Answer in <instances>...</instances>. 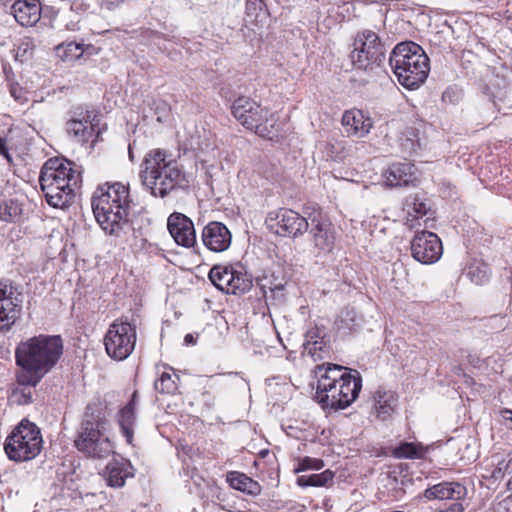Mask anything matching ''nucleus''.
I'll use <instances>...</instances> for the list:
<instances>
[{
    "mask_svg": "<svg viewBox=\"0 0 512 512\" xmlns=\"http://www.w3.org/2000/svg\"><path fill=\"white\" fill-rule=\"evenodd\" d=\"M131 468L130 463L124 459L112 460L107 464L105 469L107 484L114 488L124 486L126 479L133 476L130 472Z\"/></svg>",
    "mask_w": 512,
    "mask_h": 512,
    "instance_id": "nucleus-22",
    "label": "nucleus"
},
{
    "mask_svg": "<svg viewBox=\"0 0 512 512\" xmlns=\"http://www.w3.org/2000/svg\"><path fill=\"white\" fill-rule=\"evenodd\" d=\"M305 351L310 354L314 360L322 359L324 354L329 352L328 341L324 339H320L319 341H314L311 344H304Z\"/></svg>",
    "mask_w": 512,
    "mask_h": 512,
    "instance_id": "nucleus-41",
    "label": "nucleus"
},
{
    "mask_svg": "<svg viewBox=\"0 0 512 512\" xmlns=\"http://www.w3.org/2000/svg\"><path fill=\"white\" fill-rule=\"evenodd\" d=\"M65 29L67 31H78L80 29L78 20H71L65 24Z\"/></svg>",
    "mask_w": 512,
    "mask_h": 512,
    "instance_id": "nucleus-51",
    "label": "nucleus"
},
{
    "mask_svg": "<svg viewBox=\"0 0 512 512\" xmlns=\"http://www.w3.org/2000/svg\"><path fill=\"white\" fill-rule=\"evenodd\" d=\"M310 235L313 238L314 244L322 251H328L331 249L334 236L328 230V226H312L309 231Z\"/></svg>",
    "mask_w": 512,
    "mask_h": 512,
    "instance_id": "nucleus-32",
    "label": "nucleus"
},
{
    "mask_svg": "<svg viewBox=\"0 0 512 512\" xmlns=\"http://www.w3.org/2000/svg\"><path fill=\"white\" fill-rule=\"evenodd\" d=\"M133 409V403H127L118 413V423L122 435L125 437L126 442L130 445L133 444L134 427L136 423V413Z\"/></svg>",
    "mask_w": 512,
    "mask_h": 512,
    "instance_id": "nucleus-26",
    "label": "nucleus"
},
{
    "mask_svg": "<svg viewBox=\"0 0 512 512\" xmlns=\"http://www.w3.org/2000/svg\"><path fill=\"white\" fill-rule=\"evenodd\" d=\"M466 494V487L459 482H441L426 489L424 492V496L428 500H461L466 496Z\"/></svg>",
    "mask_w": 512,
    "mask_h": 512,
    "instance_id": "nucleus-18",
    "label": "nucleus"
},
{
    "mask_svg": "<svg viewBox=\"0 0 512 512\" xmlns=\"http://www.w3.org/2000/svg\"><path fill=\"white\" fill-rule=\"evenodd\" d=\"M142 168L143 184L154 196H166L181 179L177 162L162 149L150 150L144 157Z\"/></svg>",
    "mask_w": 512,
    "mask_h": 512,
    "instance_id": "nucleus-6",
    "label": "nucleus"
},
{
    "mask_svg": "<svg viewBox=\"0 0 512 512\" xmlns=\"http://www.w3.org/2000/svg\"><path fill=\"white\" fill-rule=\"evenodd\" d=\"M510 463H511V460H509V461L502 460V461L498 462L497 467L495 468V470L493 472V476L494 477L504 476L505 473L508 472V470H509Z\"/></svg>",
    "mask_w": 512,
    "mask_h": 512,
    "instance_id": "nucleus-46",
    "label": "nucleus"
},
{
    "mask_svg": "<svg viewBox=\"0 0 512 512\" xmlns=\"http://www.w3.org/2000/svg\"><path fill=\"white\" fill-rule=\"evenodd\" d=\"M389 65L399 83L407 89L420 87L430 71L428 56L421 46L411 41L401 42L394 47Z\"/></svg>",
    "mask_w": 512,
    "mask_h": 512,
    "instance_id": "nucleus-5",
    "label": "nucleus"
},
{
    "mask_svg": "<svg viewBox=\"0 0 512 512\" xmlns=\"http://www.w3.org/2000/svg\"><path fill=\"white\" fill-rule=\"evenodd\" d=\"M402 145L410 152H415L420 147L417 140H412L410 138H407L406 143H402Z\"/></svg>",
    "mask_w": 512,
    "mask_h": 512,
    "instance_id": "nucleus-48",
    "label": "nucleus"
},
{
    "mask_svg": "<svg viewBox=\"0 0 512 512\" xmlns=\"http://www.w3.org/2000/svg\"><path fill=\"white\" fill-rule=\"evenodd\" d=\"M129 158L131 160H133V153H132V150H131V145H129Z\"/></svg>",
    "mask_w": 512,
    "mask_h": 512,
    "instance_id": "nucleus-58",
    "label": "nucleus"
},
{
    "mask_svg": "<svg viewBox=\"0 0 512 512\" xmlns=\"http://www.w3.org/2000/svg\"><path fill=\"white\" fill-rule=\"evenodd\" d=\"M32 55V47L29 42H23L17 50V56H31Z\"/></svg>",
    "mask_w": 512,
    "mask_h": 512,
    "instance_id": "nucleus-47",
    "label": "nucleus"
},
{
    "mask_svg": "<svg viewBox=\"0 0 512 512\" xmlns=\"http://www.w3.org/2000/svg\"><path fill=\"white\" fill-rule=\"evenodd\" d=\"M233 116L248 130L261 137L272 138L274 118L267 108L247 98H237L231 107Z\"/></svg>",
    "mask_w": 512,
    "mask_h": 512,
    "instance_id": "nucleus-9",
    "label": "nucleus"
},
{
    "mask_svg": "<svg viewBox=\"0 0 512 512\" xmlns=\"http://www.w3.org/2000/svg\"><path fill=\"white\" fill-rule=\"evenodd\" d=\"M196 343V338L193 336V334H186L184 337V344L189 346Z\"/></svg>",
    "mask_w": 512,
    "mask_h": 512,
    "instance_id": "nucleus-53",
    "label": "nucleus"
},
{
    "mask_svg": "<svg viewBox=\"0 0 512 512\" xmlns=\"http://www.w3.org/2000/svg\"><path fill=\"white\" fill-rule=\"evenodd\" d=\"M234 268L230 266H214L209 272V279L213 285L228 294L229 285L233 279Z\"/></svg>",
    "mask_w": 512,
    "mask_h": 512,
    "instance_id": "nucleus-27",
    "label": "nucleus"
},
{
    "mask_svg": "<svg viewBox=\"0 0 512 512\" xmlns=\"http://www.w3.org/2000/svg\"><path fill=\"white\" fill-rule=\"evenodd\" d=\"M23 301H0V332H8L20 318Z\"/></svg>",
    "mask_w": 512,
    "mask_h": 512,
    "instance_id": "nucleus-24",
    "label": "nucleus"
},
{
    "mask_svg": "<svg viewBox=\"0 0 512 512\" xmlns=\"http://www.w3.org/2000/svg\"><path fill=\"white\" fill-rule=\"evenodd\" d=\"M208 224H213V225H216V224H223L222 222H219V221H210Z\"/></svg>",
    "mask_w": 512,
    "mask_h": 512,
    "instance_id": "nucleus-59",
    "label": "nucleus"
},
{
    "mask_svg": "<svg viewBox=\"0 0 512 512\" xmlns=\"http://www.w3.org/2000/svg\"><path fill=\"white\" fill-rule=\"evenodd\" d=\"M137 396H138L137 391H134L130 401L128 402V403H133V409H135V410H136V406H137Z\"/></svg>",
    "mask_w": 512,
    "mask_h": 512,
    "instance_id": "nucleus-55",
    "label": "nucleus"
},
{
    "mask_svg": "<svg viewBox=\"0 0 512 512\" xmlns=\"http://www.w3.org/2000/svg\"><path fill=\"white\" fill-rule=\"evenodd\" d=\"M42 444L40 429L36 424L23 419L7 437L4 450L10 460L24 462L38 456Z\"/></svg>",
    "mask_w": 512,
    "mask_h": 512,
    "instance_id": "nucleus-7",
    "label": "nucleus"
},
{
    "mask_svg": "<svg viewBox=\"0 0 512 512\" xmlns=\"http://www.w3.org/2000/svg\"><path fill=\"white\" fill-rule=\"evenodd\" d=\"M334 472L327 469L319 474L302 475L297 478V484L301 487H325L332 484Z\"/></svg>",
    "mask_w": 512,
    "mask_h": 512,
    "instance_id": "nucleus-31",
    "label": "nucleus"
},
{
    "mask_svg": "<svg viewBox=\"0 0 512 512\" xmlns=\"http://www.w3.org/2000/svg\"><path fill=\"white\" fill-rule=\"evenodd\" d=\"M426 451L421 443L402 442L393 450V456L398 459H421Z\"/></svg>",
    "mask_w": 512,
    "mask_h": 512,
    "instance_id": "nucleus-29",
    "label": "nucleus"
},
{
    "mask_svg": "<svg viewBox=\"0 0 512 512\" xmlns=\"http://www.w3.org/2000/svg\"><path fill=\"white\" fill-rule=\"evenodd\" d=\"M93 213L97 224H133L134 222H150L146 211L138 212V215L136 216V212L130 208L129 204L122 205L118 203H110V208L107 209V213L102 215L98 210H93Z\"/></svg>",
    "mask_w": 512,
    "mask_h": 512,
    "instance_id": "nucleus-13",
    "label": "nucleus"
},
{
    "mask_svg": "<svg viewBox=\"0 0 512 512\" xmlns=\"http://www.w3.org/2000/svg\"><path fill=\"white\" fill-rule=\"evenodd\" d=\"M325 338V332L323 329L319 327L311 328L307 331L305 335V343L304 344H311L314 343V341H319L320 339Z\"/></svg>",
    "mask_w": 512,
    "mask_h": 512,
    "instance_id": "nucleus-43",
    "label": "nucleus"
},
{
    "mask_svg": "<svg viewBox=\"0 0 512 512\" xmlns=\"http://www.w3.org/2000/svg\"><path fill=\"white\" fill-rule=\"evenodd\" d=\"M468 274L472 282L482 285L489 280L491 271L487 264L477 263L470 266Z\"/></svg>",
    "mask_w": 512,
    "mask_h": 512,
    "instance_id": "nucleus-38",
    "label": "nucleus"
},
{
    "mask_svg": "<svg viewBox=\"0 0 512 512\" xmlns=\"http://www.w3.org/2000/svg\"><path fill=\"white\" fill-rule=\"evenodd\" d=\"M128 187L120 182L105 184L97 188L91 199L92 210H98L102 215L107 213L110 203L129 204Z\"/></svg>",
    "mask_w": 512,
    "mask_h": 512,
    "instance_id": "nucleus-12",
    "label": "nucleus"
},
{
    "mask_svg": "<svg viewBox=\"0 0 512 512\" xmlns=\"http://www.w3.org/2000/svg\"><path fill=\"white\" fill-rule=\"evenodd\" d=\"M507 489L512 491V477L509 479V481L507 483Z\"/></svg>",
    "mask_w": 512,
    "mask_h": 512,
    "instance_id": "nucleus-56",
    "label": "nucleus"
},
{
    "mask_svg": "<svg viewBox=\"0 0 512 512\" xmlns=\"http://www.w3.org/2000/svg\"><path fill=\"white\" fill-rule=\"evenodd\" d=\"M10 94L16 101L21 104L27 101L26 91L16 84H12L10 86Z\"/></svg>",
    "mask_w": 512,
    "mask_h": 512,
    "instance_id": "nucleus-44",
    "label": "nucleus"
},
{
    "mask_svg": "<svg viewBox=\"0 0 512 512\" xmlns=\"http://www.w3.org/2000/svg\"><path fill=\"white\" fill-rule=\"evenodd\" d=\"M26 374L18 370L15 374L16 383L12 388L10 394V400L12 403L17 405H28L33 402L36 386L41 382L42 379H38L35 382L23 381L22 375Z\"/></svg>",
    "mask_w": 512,
    "mask_h": 512,
    "instance_id": "nucleus-20",
    "label": "nucleus"
},
{
    "mask_svg": "<svg viewBox=\"0 0 512 512\" xmlns=\"http://www.w3.org/2000/svg\"><path fill=\"white\" fill-rule=\"evenodd\" d=\"M5 148H4V144L2 143V140L0 139V153H5L4 152Z\"/></svg>",
    "mask_w": 512,
    "mask_h": 512,
    "instance_id": "nucleus-57",
    "label": "nucleus"
},
{
    "mask_svg": "<svg viewBox=\"0 0 512 512\" xmlns=\"http://www.w3.org/2000/svg\"><path fill=\"white\" fill-rule=\"evenodd\" d=\"M167 224H193V222L186 215L174 212L168 217Z\"/></svg>",
    "mask_w": 512,
    "mask_h": 512,
    "instance_id": "nucleus-45",
    "label": "nucleus"
},
{
    "mask_svg": "<svg viewBox=\"0 0 512 512\" xmlns=\"http://www.w3.org/2000/svg\"><path fill=\"white\" fill-rule=\"evenodd\" d=\"M0 219L3 222L21 223L27 220L22 206L16 201L0 204Z\"/></svg>",
    "mask_w": 512,
    "mask_h": 512,
    "instance_id": "nucleus-30",
    "label": "nucleus"
},
{
    "mask_svg": "<svg viewBox=\"0 0 512 512\" xmlns=\"http://www.w3.org/2000/svg\"><path fill=\"white\" fill-rule=\"evenodd\" d=\"M172 238L179 246L193 247L196 243L195 226H167Z\"/></svg>",
    "mask_w": 512,
    "mask_h": 512,
    "instance_id": "nucleus-28",
    "label": "nucleus"
},
{
    "mask_svg": "<svg viewBox=\"0 0 512 512\" xmlns=\"http://www.w3.org/2000/svg\"><path fill=\"white\" fill-rule=\"evenodd\" d=\"M154 388L160 393L173 394L177 390V383L172 374L163 372L154 382Z\"/></svg>",
    "mask_w": 512,
    "mask_h": 512,
    "instance_id": "nucleus-39",
    "label": "nucleus"
},
{
    "mask_svg": "<svg viewBox=\"0 0 512 512\" xmlns=\"http://www.w3.org/2000/svg\"><path fill=\"white\" fill-rule=\"evenodd\" d=\"M323 467V460L306 456L298 459L297 465L294 468V473H300L307 470H320Z\"/></svg>",
    "mask_w": 512,
    "mask_h": 512,
    "instance_id": "nucleus-42",
    "label": "nucleus"
},
{
    "mask_svg": "<svg viewBox=\"0 0 512 512\" xmlns=\"http://www.w3.org/2000/svg\"><path fill=\"white\" fill-rule=\"evenodd\" d=\"M305 230L301 229V226L295 228V226H268L269 233L275 237H292L296 238L307 231L309 226H304Z\"/></svg>",
    "mask_w": 512,
    "mask_h": 512,
    "instance_id": "nucleus-40",
    "label": "nucleus"
},
{
    "mask_svg": "<svg viewBox=\"0 0 512 512\" xmlns=\"http://www.w3.org/2000/svg\"><path fill=\"white\" fill-rule=\"evenodd\" d=\"M263 2L262 0H248L247 1V9H250L251 6L254 8H262Z\"/></svg>",
    "mask_w": 512,
    "mask_h": 512,
    "instance_id": "nucleus-52",
    "label": "nucleus"
},
{
    "mask_svg": "<svg viewBox=\"0 0 512 512\" xmlns=\"http://www.w3.org/2000/svg\"><path fill=\"white\" fill-rule=\"evenodd\" d=\"M353 47L350 57L356 68L374 73L383 66L386 49L376 32L369 29L359 31Z\"/></svg>",
    "mask_w": 512,
    "mask_h": 512,
    "instance_id": "nucleus-8",
    "label": "nucleus"
},
{
    "mask_svg": "<svg viewBox=\"0 0 512 512\" xmlns=\"http://www.w3.org/2000/svg\"><path fill=\"white\" fill-rule=\"evenodd\" d=\"M252 287L251 278L244 272L233 270V279L228 288V294H242Z\"/></svg>",
    "mask_w": 512,
    "mask_h": 512,
    "instance_id": "nucleus-36",
    "label": "nucleus"
},
{
    "mask_svg": "<svg viewBox=\"0 0 512 512\" xmlns=\"http://www.w3.org/2000/svg\"><path fill=\"white\" fill-rule=\"evenodd\" d=\"M383 178L388 187L408 186L417 180V169L414 164L404 160L391 164L383 173Z\"/></svg>",
    "mask_w": 512,
    "mask_h": 512,
    "instance_id": "nucleus-14",
    "label": "nucleus"
},
{
    "mask_svg": "<svg viewBox=\"0 0 512 512\" xmlns=\"http://www.w3.org/2000/svg\"><path fill=\"white\" fill-rule=\"evenodd\" d=\"M407 222L422 221L427 224L436 220V212L424 200L418 197H410L406 200L405 208Z\"/></svg>",
    "mask_w": 512,
    "mask_h": 512,
    "instance_id": "nucleus-19",
    "label": "nucleus"
},
{
    "mask_svg": "<svg viewBox=\"0 0 512 512\" xmlns=\"http://www.w3.org/2000/svg\"><path fill=\"white\" fill-rule=\"evenodd\" d=\"M80 181L81 174L74 169V163L58 157L48 159L39 176L46 201L55 208H64L71 203Z\"/></svg>",
    "mask_w": 512,
    "mask_h": 512,
    "instance_id": "nucleus-4",
    "label": "nucleus"
},
{
    "mask_svg": "<svg viewBox=\"0 0 512 512\" xmlns=\"http://www.w3.org/2000/svg\"><path fill=\"white\" fill-rule=\"evenodd\" d=\"M108 5H109V9H112V6H113V5H112V4H109V3H108Z\"/></svg>",
    "mask_w": 512,
    "mask_h": 512,
    "instance_id": "nucleus-60",
    "label": "nucleus"
},
{
    "mask_svg": "<svg viewBox=\"0 0 512 512\" xmlns=\"http://www.w3.org/2000/svg\"><path fill=\"white\" fill-rule=\"evenodd\" d=\"M56 52L63 61L72 62L83 55L84 45L76 42L62 43L56 47Z\"/></svg>",
    "mask_w": 512,
    "mask_h": 512,
    "instance_id": "nucleus-34",
    "label": "nucleus"
},
{
    "mask_svg": "<svg viewBox=\"0 0 512 512\" xmlns=\"http://www.w3.org/2000/svg\"><path fill=\"white\" fill-rule=\"evenodd\" d=\"M63 354L60 335L40 334L21 341L15 349V362L27 374L23 381L43 379L58 363Z\"/></svg>",
    "mask_w": 512,
    "mask_h": 512,
    "instance_id": "nucleus-2",
    "label": "nucleus"
},
{
    "mask_svg": "<svg viewBox=\"0 0 512 512\" xmlns=\"http://www.w3.org/2000/svg\"><path fill=\"white\" fill-rule=\"evenodd\" d=\"M315 399L324 408L345 409L358 397L362 379L357 370L337 364L318 366Z\"/></svg>",
    "mask_w": 512,
    "mask_h": 512,
    "instance_id": "nucleus-1",
    "label": "nucleus"
},
{
    "mask_svg": "<svg viewBox=\"0 0 512 512\" xmlns=\"http://www.w3.org/2000/svg\"><path fill=\"white\" fill-rule=\"evenodd\" d=\"M107 418L101 403H89L77 430L74 446L85 457L106 459L114 453V444L107 434Z\"/></svg>",
    "mask_w": 512,
    "mask_h": 512,
    "instance_id": "nucleus-3",
    "label": "nucleus"
},
{
    "mask_svg": "<svg viewBox=\"0 0 512 512\" xmlns=\"http://www.w3.org/2000/svg\"><path fill=\"white\" fill-rule=\"evenodd\" d=\"M0 301H23L20 287L9 279H1Z\"/></svg>",
    "mask_w": 512,
    "mask_h": 512,
    "instance_id": "nucleus-35",
    "label": "nucleus"
},
{
    "mask_svg": "<svg viewBox=\"0 0 512 512\" xmlns=\"http://www.w3.org/2000/svg\"><path fill=\"white\" fill-rule=\"evenodd\" d=\"M108 235L119 236L122 226H101Z\"/></svg>",
    "mask_w": 512,
    "mask_h": 512,
    "instance_id": "nucleus-49",
    "label": "nucleus"
},
{
    "mask_svg": "<svg viewBox=\"0 0 512 512\" xmlns=\"http://www.w3.org/2000/svg\"><path fill=\"white\" fill-rule=\"evenodd\" d=\"M41 12L42 7L39 0H17L11 6V13L16 22L23 27H32L38 23Z\"/></svg>",
    "mask_w": 512,
    "mask_h": 512,
    "instance_id": "nucleus-15",
    "label": "nucleus"
},
{
    "mask_svg": "<svg viewBox=\"0 0 512 512\" xmlns=\"http://www.w3.org/2000/svg\"><path fill=\"white\" fill-rule=\"evenodd\" d=\"M442 512H464V507L461 503L455 502L451 504L447 509L441 510Z\"/></svg>",
    "mask_w": 512,
    "mask_h": 512,
    "instance_id": "nucleus-50",
    "label": "nucleus"
},
{
    "mask_svg": "<svg viewBox=\"0 0 512 512\" xmlns=\"http://www.w3.org/2000/svg\"><path fill=\"white\" fill-rule=\"evenodd\" d=\"M411 251L413 258L418 262L433 264L440 259L443 253L442 242L433 232H417L411 241Z\"/></svg>",
    "mask_w": 512,
    "mask_h": 512,
    "instance_id": "nucleus-11",
    "label": "nucleus"
},
{
    "mask_svg": "<svg viewBox=\"0 0 512 512\" xmlns=\"http://www.w3.org/2000/svg\"><path fill=\"white\" fill-rule=\"evenodd\" d=\"M305 221L298 213L289 209H280L276 212H270L266 221H277V224H297L298 221Z\"/></svg>",
    "mask_w": 512,
    "mask_h": 512,
    "instance_id": "nucleus-37",
    "label": "nucleus"
},
{
    "mask_svg": "<svg viewBox=\"0 0 512 512\" xmlns=\"http://www.w3.org/2000/svg\"><path fill=\"white\" fill-rule=\"evenodd\" d=\"M374 408L377 416L382 420L388 419L396 410L398 396L393 391L378 389L374 393Z\"/></svg>",
    "mask_w": 512,
    "mask_h": 512,
    "instance_id": "nucleus-23",
    "label": "nucleus"
},
{
    "mask_svg": "<svg viewBox=\"0 0 512 512\" xmlns=\"http://www.w3.org/2000/svg\"><path fill=\"white\" fill-rule=\"evenodd\" d=\"M342 125L349 136L365 137L373 127V121L362 110L351 109L344 112Z\"/></svg>",
    "mask_w": 512,
    "mask_h": 512,
    "instance_id": "nucleus-16",
    "label": "nucleus"
},
{
    "mask_svg": "<svg viewBox=\"0 0 512 512\" xmlns=\"http://www.w3.org/2000/svg\"><path fill=\"white\" fill-rule=\"evenodd\" d=\"M502 416L505 420H510L512 422V410H509V409L503 410Z\"/></svg>",
    "mask_w": 512,
    "mask_h": 512,
    "instance_id": "nucleus-54",
    "label": "nucleus"
},
{
    "mask_svg": "<svg viewBox=\"0 0 512 512\" xmlns=\"http://www.w3.org/2000/svg\"><path fill=\"white\" fill-rule=\"evenodd\" d=\"M227 481L233 489L249 495L256 496L261 493L260 484L243 473L237 471L229 472L227 474Z\"/></svg>",
    "mask_w": 512,
    "mask_h": 512,
    "instance_id": "nucleus-25",
    "label": "nucleus"
},
{
    "mask_svg": "<svg viewBox=\"0 0 512 512\" xmlns=\"http://www.w3.org/2000/svg\"><path fill=\"white\" fill-rule=\"evenodd\" d=\"M510 383H511V385H512V377L510 378Z\"/></svg>",
    "mask_w": 512,
    "mask_h": 512,
    "instance_id": "nucleus-61",
    "label": "nucleus"
},
{
    "mask_svg": "<svg viewBox=\"0 0 512 512\" xmlns=\"http://www.w3.org/2000/svg\"><path fill=\"white\" fill-rule=\"evenodd\" d=\"M80 118L72 117L66 123V131L78 143H86L94 134V127L90 123V115L85 112L79 114Z\"/></svg>",
    "mask_w": 512,
    "mask_h": 512,
    "instance_id": "nucleus-21",
    "label": "nucleus"
},
{
    "mask_svg": "<svg viewBox=\"0 0 512 512\" xmlns=\"http://www.w3.org/2000/svg\"><path fill=\"white\" fill-rule=\"evenodd\" d=\"M136 340V325L130 323L127 318H120L109 325L103 342L107 355L111 359L122 361L132 354Z\"/></svg>",
    "mask_w": 512,
    "mask_h": 512,
    "instance_id": "nucleus-10",
    "label": "nucleus"
},
{
    "mask_svg": "<svg viewBox=\"0 0 512 512\" xmlns=\"http://www.w3.org/2000/svg\"><path fill=\"white\" fill-rule=\"evenodd\" d=\"M232 235L228 226H204L202 240L204 245L213 252H223L231 244Z\"/></svg>",
    "mask_w": 512,
    "mask_h": 512,
    "instance_id": "nucleus-17",
    "label": "nucleus"
},
{
    "mask_svg": "<svg viewBox=\"0 0 512 512\" xmlns=\"http://www.w3.org/2000/svg\"><path fill=\"white\" fill-rule=\"evenodd\" d=\"M359 325V318L357 312L353 308L346 307L341 310L337 320L336 326L339 331L344 334L353 331Z\"/></svg>",
    "mask_w": 512,
    "mask_h": 512,
    "instance_id": "nucleus-33",
    "label": "nucleus"
}]
</instances>
